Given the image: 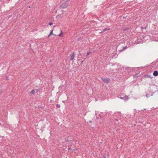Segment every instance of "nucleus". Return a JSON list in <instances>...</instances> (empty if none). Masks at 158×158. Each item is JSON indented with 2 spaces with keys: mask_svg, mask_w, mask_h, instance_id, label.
<instances>
[{
  "mask_svg": "<svg viewBox=\"0 0 158 158\" xmlns=\"http://www.w3.org/2000/svg\"><path fill=\"white\" fill-rule=\"evenodd\" d=\"M118 98H120L121 99H122L124 100H128V97L127 96L125 95L123 97H121L120 95H119L118 96Z\"/></svg>",
  "mask_w": 158,
  "mask_h": 158,
  "instance_id": "obj_1",
  "label": "nucleus"
},
{
  "mask_svg": "<svg viewBox=\"0 0 158 158\" xmlns=\"http://www.w3.org/2000/svg\"><path fill=\"white\" fill-rule=\"evenodd\" d=\"M38 90L37 89H34L30 92V93L32 94H34L37 92Z\"/></svg>",
  "mask_w": 158,
  "mask_h": 158,
  "instance_id": "obj_2",
  "label": "nucleus"
},
{
  "mask_svg": "<svg viewBox=\"0 0 158 158\" xmlns=\"http://www.w3.org/2000/svg\"><path fill=\"white\" fill-rule=\"evenodd\" d=\"M102 80L105 83L107 84L109 83L110 80L109 78H102Z\"/></svg>",
  "mask_w": 158,
  "mask_h": 158,
  "instance_id": "obj_3",
  "label": "nucleus"
},
{
  "mask_svg": "<svg viewBox=\"0 0 158 158\" xmlns=\"http://www.w3.org/2000/svg\"><path fill=\"white\" fill-rule=\"evenodd\" d=\"M67 6V5L66 3H64L61 4V6H60V7L61 8H66Z\"/></svg>",
  "mask_w": 158,
  "mask_h": 158,
  "instance_id": "obj_4",
  "label": "nucleus"
},
{
  "mask_svg": "<svg viewBox=\"0 0 158 158\" xmlns=\"http://www.w3.org/2000/svg\"><path fill=\"white\" fill-rule=\"evenodd\" d=\"M70 56H71L70 60H73L75 56V54L74 53H73Z\"/></svg>",
  "mask_w": 158,
  "mask_h": 158,
  "instance_id": "obj_5",
  "label": "nucleus"
},
{
  "mask_svg": "<svg viewBox=\"0 0 158 158\" xmlns=\"http://www.w3.org/2000/svg\"><path fill=\"white\" fill-rule=\"evenodd\" d=\"M153 75L155 76L158 75V72L157 71H155L153 73Z\"/></svg>",
  "mask_w": 158,
  "mask_h": 158,
  "instance_id": "obj_6",
  "label": "nucleus"
},
{
  "mask_svg": "<svg viewBox=\"0 0 158 158\" xmlns=\"http://www.w3.org/2000/svg\"><path fill=\"white\" fill-rule=\"evenodd\" d=\"M52 32H53V30H52L51 32H50V33L48 35V37H49L50 35H53V34L52 33Z\"/></svg>",
  "mask_w": 158,
  "mask_h": 158,
  "instance_id": "obj_7",
  "label": "nucleus"
},
{
  "mask_svg": "<svg viewBox=\"0 0 158 158\" xmlns=\"http://www.w3.org/2000/svg\"><path fill=\"white\" fill-rule=\"evenodd\" d=\"M127 48V46H126L125 47H123L122 51L123 50H125Z\"/></svg>",
  "mask_w": 158,
  "mask_h": 158,
  "instance_id": "obj_8",
  "label": "nucleus"
},
{
  "mask_svg": "<svg viewBox=\"0 0 158 158\" xmlns=\"http://www.w3.org/2000/svg\"><path fill=\"white\" fill-rule=\"evenodd\" d=\"M110 29V28H109V29H107V28L104 29L103 30V31H106L108 30H109Z\"/></svg>",
  "mask_w": 158,
  "mask_h": 158,
  "instance_id": "obj_9",
  "label": "nucleus"
},
{
  "mask_svg": "<svg viewBox=\"0 0 158 158\" xmlns=\"http://www.w3.org/2000/svg\"><path fill=\"white\" fill-rule=\"evenodd\" d=\"M56 106L57 108H60V106L59 104H57L56 105Z\"/></svg>",
  "mask_w": 158,
  "mask_h": 158,
  "instance_id": "obj_10",
  "label": "nucleus"
},
{
  "mask_svg": "<svg viewBox=\"0 0 158 158\" xmlns=\"http://www.w3.org/2000/svg\"><path fill=\"white\" fill-rule=\"evenodd\" d=\"M90 53H91L90 52H87V56L89 55V54H90Z\"/></svg>",
  "mask_w": 158,
  "mask_h": 158,
  "instance_id": "obj_11",
  "label": "nucleus"
},
{
  "mask_svg": "<svg viewBox=\"0 0 158 158\" xmlns=\"http://www.w3.org/2000/svg\"><path fill=\"white\" fill-rule=\"evenodd\" d=\"M52 24H53V23H48V24L50 26H51Z\"/></svg>",
  "mask_w": 158,
  "mask_h": 158,
  "instance_id": "obj_12",
  "label": "nucleus"
},
{
  "mask_svg": "<svg viewBox=\"0 0 158 158\" xmlns=\"http://www.w3.org/2000/svg\"><path fill=\"white\" fill-rule=\"evenodd\" d=\"M149 96H149V95H148V94H146V97L147 98H148V97H149Z\"/></svg>",
  "mask_w": 158,
  "mask_h": 158,
  "instance_id": "obj_13",
  "label": "nucleus"
},
{
  "mask_svg": "<svg viewBox=\"0 0 158 158\" xmlns=\"http://www.w3.org/2000/svg\"><path fill=\"white\" fill-rule=\"evenodd\" d=\"M2 93V90H0V95Z\"/></svg>",
  "mask_w": 158,
  "mask_h": 158,
  "instance_id": "obj_14",
  "label": "nucleus"
},
{
  "mask_svg": "<svg viewBox=\"0 0 158 158\" xmlns=\"http://www.w3.org/2000/svg\"><path fill=\"white\" fill-rule=\"evenodd\" d=\"M62 34L61 32V33L59 35V36H60L61 35V34Z\"/></svg>",
  "mask_w": 158,
  "mask_h": 158,
  "instance_id": "obj_15",
  "label": "nucleus"
},
{
  "mask_svg": "<svg viewBox=\"0 0 158 158\" xmlns=\"http://www.w3.org/2000/svg\"><path fill=\"white\" fill-rule=\"evenodd\" d=\"M89 122L90 123H91L92 122V121H89Z\"/></svg>",
  "mask_w": 158,
  "mask_h": 158,
  "instance_id": "obj_16",
  "label": "nucleus"
},
{
  "mask_svg": "<svg viewBox=\"0 0 158 158\" xmlns=\"http://www.w3.org/2000/svg\"><path fill=\"white\" fill-rule=\"evenodd\" d=\"M6 80H8V77H6Z\"/></svg>",
  "mask_w": 158,
  "mask_h": 158,
  "instance_id": "obj_17",
  "label": "nucleus"
},
{
  "mask_svg": "<svg viewBox=\"0 0 158 158\" xmlns=\"http://www.w3.org/2000/svg\"><path fill=\"white\" fill-rule=\"evenodd\" d=\"M102 32H100V33H102Z\"/></svg>",
  "mask_w": 158,
  "mask_h": 158,
  "instance_id": "obj_18",
  "label": "nucleus"
},
{
  "mask_svg": "<svg viewBox=\"0 0 158 158\" xmlns=\"http://www.w3.org/2000/svg\"><path fill=\"white\" fill-rule=\"evenodd\" d=\"M1 138H2V136H1V137L0 136V138H1Z\"/></svg>",
  "mask_w": 158,
  "mask_h": 158,
  "instance_id": "obj_19",
  "label": "nucleus"
},
{
  "mask_svg": "<svg viewBox=\"0 0 158 158\" xmlns=\"http://www.w3.org/2000/svg\"><path fill=\"white\" fill-rule=\"evenodd\" d=\"M104 158H106V157H104Z\"/></svg>",
  "mask_w": 158,
  "mask_h": 158,
  "instance_id": "obj_20",
  "label": "nucleus"
},
{
  "mask_svg": "<svg viewBox=\"0 0 158 158\" xmlns=\"http://www.w3.org/2000/svg\"><path fill=\"white\" fill-rule=\"evenodd\" d=\"M1 124V123H0V125Z\"/></svg>",
  "mask_w": 158,
  "mask_h": 158,
  "instance_id": "obj_21",
  "label": "nucleus"
}]
</instances>
